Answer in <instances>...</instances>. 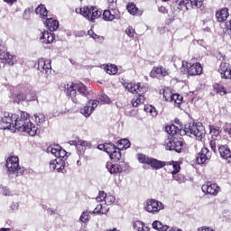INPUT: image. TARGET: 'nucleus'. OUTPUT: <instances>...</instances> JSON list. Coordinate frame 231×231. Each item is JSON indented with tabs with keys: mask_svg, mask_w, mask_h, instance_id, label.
<instances>
[{
	"mask_svg": "<svg viewBox=\"0 0 231 231\" xmlns=\"http://www.w3.org/2000/svg\"><path fill=\"white\" fill-rule=\"evenodd\" d=\"M0 129L6 130L17 129L21 133H27L30 136H35L39 128L30 121V115L21 112L20 116L5 112L0 120Z\"/></svg>",
	"mask_w": 231,
	"mask_h": 231,
	"instance_id": "1",
	"label": "nucleus"
},
{
	"mask_svg": "<svg viewBox=\"0 0 231 231\" xmlns=\"http://www.w3.org/2000/svg\"><path fill=\"white\" fill-rule=\"evenodd\" d=\"M47 152L55 156V160L50 162L51 171H57L62 172L66 167V160L68 158V152L62 149L59 144H51L47 148Z\"/></svg>",
	"mask_w": 231,
	"mask_h": 231,
	"instance_id": "2",
	"label": "nucleus"
},
{
	"mask_svg": "<svg viewBox=\"0 0 231 231\" xmlns=\"http://www.w3.org/2000/svg\"><path fill=\"white\" fill-rule=\"evenodd\" d=\"M124 86L129 93H132L133 95H138L137 97H134L132 99L133 107H138V106H141V104L145 102L144 95L147 93V91H149V85L145 83L129 82L125 83Z\"/></svg>",
	"mask_w": 231,
	"mask_h": 231,
	"instance_id": "3",
	"label": "nucleus"
},
{
	"mask_svg": "<svg viewBox=\"0 0 231 231\" xmlns=\"http://www.w3.org/2000/svg\"><path fill=\"white\" fill-rule=\"evenodd\" d=\"M66 92L68 97L71 98L72 102L74 104H80V96L82 97H88L89 95V90L88 89V87L84 85V83H70L67 85ZM79 93V95H77Z\"/></svg>",
	"mask_w": 231,
	"mask_h": 231,
	"instance_id": "4",
	"label": "nucleus"
},
{
	"mask_svg": "<svg viewBox=\"0 0 231 231\" xmlns=\"http://www.w3.org/2000/svg\"><path fill=\"white\" fill-rule=\"evenodd\" d=\"M180 134H187L190 138H196L197 140H203L207 132L205 126L201 123H189L186 124L183 130H180Z\"/></svg>",
	"mask_w": 231,
	"mask_h": 231,
	"instance_id": "5",
	"label": "nucleus"
},
{
	"mask_svg": "<svg viewBox=\"0 0 231 231\" xmlns=\"http://www.w3.org/2000/svg\"><path fill=\"white\" fill-rule=\"evenodd\" d=\"M6 169L8 174H14V176H23L26 169L19 165V157L10 156L6 160Z\"/></svg>",
	"mask_w": 231,
	"mask_h": 231,
	"instance_id": "6",
	"label": "nucleus"
},
{
	"mask_svg": "<svg viewBox=\"0 0 231 231\" xmlns=\"http://www.w3.org/2000/svg\"><path fill=\"white\" fill-rule=\"evenodd\" d=\"M137 160L139 163H144L146 165H150L152 169H154L155 171H158L160 169H163L167 163L162 161H158L157 159L148 157L147 155L143 153H138L137 154Z\"/></svg>",
	"mask_w": 231,
	"mask_h": 231,
	"instance_id": "7",
	"label": "nucleus"
},
{
	"mask_svg": "<svg viewBox=\"0 0 231 231\" xmlns=\"http://www.w3.org/2000/svg\"><path fill=\"white\" fill-rule=\"evenodd\" d=\"M79 12L81 15H83L85 19H88V21H90V23H95V21L102 15V12L95 6H85L80 8Z\"/></svg>",
	"mask_w": 231,
	"mask_h": 231,
	"instance_id": "8",
	"label": "nucleus"
},
{
	"mask_svg": "<svg viewBox=\"0 0 231 231\" xmlns=\"http://www.w3.org/2000/svg\"><path fill=\"white\" fill-rule=\"evenodd\" d=\"M143 207L146 212H149L150 214H158L160 210L165 208V205H163L162 201L154 199H148L145 200Z\"/></svg>",
	"mask_w": 231,
	"mask_h": 231,
	"instance_id": "9",
	"label": "nucleus"
},
{
	"mask_svg": "<svg viewBox=\"0 0 231 231\" xmlns=\"http://www.w3.org/2000/svg\"><path fill=\"white\" fill-rule=\"evenodd\" d=\"M183 141H180L174 137H169L164 141V147L167 151H175V152H181L183 151Z\"/></svg>",
	"mask_w": 231,
	"mask_h": 231,
	"instance_id": "10",
	"label": "nucleus"
},
{
	"mask_svg": "<svg viewBox=\"0 0 231 231\" xmlns=\"http://www.w3.org/2000/svg\"><path fill=\"white\" fill-rule=\"evenodd\" d=\"M98 104H100V101L97 99H89L86 106L80 108V113L85 116V118H89V116L93 115L95 108L98 107Z\"/></svg>",
	"mask_w": 231,
	"mask_h": 231,
	"instance_id": "11",
	"label": "nucleus"
},
{
	"mask_svg": "<svg viewBox=\"0 0 231 231\" xmlns=\"http://www.w3.org/2000/svg\"><path fill=\"white\" fill-rule=\"evenodd\" d=\"M209 131L212 138V140L209 142V145L213 152H216V146L219 145V140H217V136L221 134V127L216 125H209Z\"/></svg>",
	"mask_w": 231,
	"mask_h": 231,
	"instance_id": "12",
	"label": "nucleus"
},
{
	"mask_svg": "<svg viewBox=\"0 0 231 231\" xmlns=\"http://www.w3.org/2000/svg\"><path fill=\"white\" fill-rule=\"evenodd\" d=\"M185 66H187L188 68L187 69L188 75H190V76L201 75V73L203 72V67H201V64H199V62L189 66V62L182 61L181 71H183V69L185 68Z\"/></svg>",
	"mask_w": 231,
	"mask_h": 231,
	"instance_id": "13",
	"label": "nucleus"
},
{
	"mask_svg": "<svg viewBox=\"0 0 231 231\" xmlns=\"http://www.w3.org/2000/svg\"><path fill=\"white\" fill-rule=\"evenodd\" d=\"M38 70L41 73H45V75H50L51 73V60H44V58H40L38 60Z\"/></svg>",
	"mask_w": 231,
	"mask_h": 231,
	"instance_id": "14",
	"label": "nucleus"
},
{
	"mask_svg": "<svg viewBox=\"0 0 231 231\" xmlns=\"http://www.w3.org/2000/svg\"><path fill=\"white\" fill-rule=\"evenodd\" d=\"M201 189L204 194H210V196H217V192H219V186L212 182H208L207 184H203Z\"/></svg>",
	"mask_w": 231,
	"mask_h": 231,
	"instance_id": "15",
	"label": "nucleus"
},
{
	"mask_svg": "<svg viewBox=\"0 0 231 231\" xmlns=\"http://www.w3.org/2000/svg\"><path fill=\"white\" fill-rule=\"evenodd\" d=\"M209 160L210 151L206 147L202 148L197 156V163H199V165H203V163H207Z\"/></svg>",
	"mask_w": 231,
	"mask_h": 231,
	"instance_id": "16",
	"label": "nucleus"
},
{
	"mask_svg": "<svg viewBox=\"0 0 231 231\" xmlns=\"http://www.w3.org/2000/svg\"><path fill=\"white\" fill-rule=\"evenodd\" d=\"M218 73H220L222 79H231L230 64L226 62H222L219 66Z\"/></svg>",
	"mask_w": 231,
	"mask_h": 231,
	"instance_id": "17",
	"label": "nucleus"
},
{
	"mask_svg": "<svg viewBox=\"0 0 231 231\" xmlns=\"http://www.w3.org/2000/svg\"><path fill=\"white\" fill-rule=\"evenodd\" d=\"M40 41L42 44H51L55 41V34L48 31L42 32L40 33Z\"/></svg>",
	"mask_w": 231,
	"mask_h": 231,
	"instance_id": "18",
	"label": "nucleus"
},
{
	"mask_svg": "<svg viewBox=\"0 0 231 231\" xmlns=\"http://www.w3.org/2000/svg\"><path fill=\"white\" fill-rule=\"evenodd\" d=\"M106 168L107 169L108 172L114 176H120V174L124 172V167H122L120 164H113L111 162H107Z\"/></svg>",
	"mask_w": 231,
	"mask_h": 231,
	"instance_id": "19",
	"label": "nucleus"
},
{
	"mask_svg": "<svg viewBox=\"0 0 231 231\" xmlns=\"http://www.w3.org/2000/svg\"><path fill=\"white\" fill-rule=\"evenodd\" d=\"M167 75H169V71H167V69L162 66L153 67L150 72V77H152V79H156V77H167Z\"/></svg>",
	"mask_w": 231,
	"mask_h": 231,
	"instance_id": "20",
	"label": "nucleus"
},
{
	"mask_svg": "<svg viewBox=\"0 0 231 231\" xmlns=\"http://www.w3.org/2000/svg\"><path fill=\"white\" fill-rule=\"evenodd\" d=\"M217 146H218V152H219L221 158H223L224 160H226V162H228V163H230L231 162V152H230V149L228 148V146H226V145L219 146V143L217 144Z\"/></svg>",
	"mask_w": 231,
	"mask_h": 231,
	"instance_id": "21",
	"label": "nucleus"
},
{
	"mask_svg": "<svg viewBox=\"0 0 231 231\" xmlns=\"http://www.w3.org/2000/svg\"><path fill=\"white\" fill-rule=\"evenodd\" d=\"M43 23L50 32L59 30V21L55 20V18H45Z\"/></svg>",
	"mask_w": 231,
	"mask_h": 231,
	"instance_id": "22",
	"label": "nucleus"
},
{
	"mask_svg": "<svg viewBox=\"0 0 231 231\" xmlns=\"http://www.w3.org/2000/svg\"><path fill=\"white\" fill-rule=\"evenodd\" d=\"M112 10V12H111ZM105 10L103 13L104 21H115V19H120V16L116 15V9Z\"/></svg>",
	"mask_w": 231,
	"mask_h": 231,
	"instance_id": "23",
	"label": "nucleus"
},
{
	"mask_svg": "<svg viewBox=\"0 0 231 231\" xmlns=\"http://www.w3.org/2000/svg\"><path fill=\"white\" fill-rule=\"evenodd\" d=\"M228 8H222L219 11L217 12L216 17L218 21V23H223L228 19Z\"/></svg>",
	"mask_w": 231,
	"mask_h": 231,
	"instance_id": "24",
	"label": "nucleus"
},
{
	"mask_svg": "<svg viewBox=\"0 0 231 231\" xmlns=\"http://www.w3.org/2000/svg\"><path fill=\"white\" fill-rule=\"evenodd\" d=\"M36 15H39L41 19H47L48 17V9H46V5L41 4L35 9Z\"/></svg>",
	"mask_w": 231,
	"mask_h": 231,
	"instance_id": "25",
	"label": "nucleus"
},
{
	"mask_svg": "<svg viewBox=\"0 0 231 231\" xmlns=\"http://www.w3.org/2000/svg\"><path fill=\"white\" fill-rule=\"evenodd\" d=\"M23 100H27V102H32L35 100V96H33L32 97H30V95H24L22 92L14 95V102L19 104V102H23Z\"/></svg>",
	"mask_w": 231,
	"mask_h": 231,
	"instance_id": "26",
	"label": "nucleus"
},
{
	"mask_svg": "<svg viewBox=\"0 0 231 231\" xmlns=\"http://www.w3.org/2000/svg\"><path fill=\"white\" fill-rule=\"evenodd\" d=\"M164 163H166L164 165V167L166 165H170L171 167H172L173 171L171 172L172 174V176H174L175 174H178V172H180V171H181V167L180 166V162H174V161H171V162H164Z\"/></svg>",
	"mask_w": 231,
	"mask_h": 231,
	"instance_id": "27",
	"label": "nucleus"
},
{
	"mask_svg": "<svg viewBox=\"0 0 231 231\" xmlns=\"http://www.w3.org/2000/svg\"><path fill=\"white\" fill-rule=\"evenodd\" d=\"M91 216H95L92 211L85 210L81 213L79 217V221L81 223H89V219H91Z\"/></svg>",
	"mask_w": 231,
	"mask_h": 231,
	"instance_id": "28",
	"label": "nucleus"
},
{
	"mask_svg": "<svg viewBox=\"0 0 231 231\" xmlns=\"http://www.w3.org/2000/svg\"><path fill=\"white\" fill-rule=\"evenodd\" d=\"M4 60L9 66H14L19 60V58L16 55L7 53V56H5V59Z\"/></svg>",
	"mask_w": 231,
	"mask_h": 231,
	"instance_id": "29",
	"label": "nucleus"
},
{
	"mask_svg": "<svg viewBox=\"0 0 231 231\" xmlns=\"http://www.w3.org/2000/svg\"><path fill=\"white\" fill-rule=\"evenodd\" d=\"M152 228L154 230H159V231H167L169 230V226L167 225H162V222L155 220L152 224Z\"/></svg>",
	"mask_w": 231,
	"mask_h": 231,
	"instance_id": "30",
	"label": "nucleus"
},
{
	"mask_svg": "<svg viewBox=\"0 0 231 231\" xmlns=\"http://www.w3.org/2000/svg\"><path fill=\"white\" fill-rule=\"evenodd\" d=\"M165 131L172 138V136H174V134H178L180 128H178V126H176L175 125H170L165 127Z\"/></svg>",
	"mask_w": 231,
	"mask_h": 231,
	"instance_id": "31",
	"label": "nucleus"
},
{
	"mask_svg": "<svg viewBox=\"0 0 231 231\" xmlns=\"http://www.w3.org/2000/svg\"><path fill=\"white\" fill-rule=\"evenodd\" d=\"M171 102H174V104H177L178 107L181 106V102H183V97L180 94H171L170 96Z\"/></svg>",
	"mask_w": 231,
	"mask_h": 231,
	"instance_id": "32",
	"label": "nucleus"
},
{
	"mask_svg": "<svg viewBox=\"0 0 231 231\" xmlns=\"http://www.w3.org/2000/svg\"><path fill=\"white\" fill-rule=\"evenodd\" d=\"M34 120L37 125H42L46 122V116L42 113L34 114Z\"/></svg>",
	"mask_w": 231,
	"mask_h": 231,
	"instance_id": "33",
	"label": "nucleus"
},
{
	"mask_svg": "<svg viewBox=\"0 0 231 231\" xmlns=\"http://www.w3.org/2000/svg\"><path fill=\"white\" fill-rule=\"evenodd\" d=\"M145 225L143 224V222L137 220L134 223V230L137 231H149V227H144Z\"/></svg>",
	"mask_w": 231,
	"mask_h": 231,
	"instance_id": "34",
	"label": "nucleus"
},
{
	"mask_svg": "<svg viewBox=\"0 0 231 231\" xmlns=\"http://www.w3.org/2000/svg\"><path fill=\"white\" fill-rule=\"evenodd\" d=\"M110 160H113V162H119L122 158V153L120 152V148H117L115 152H113L109 155Z\"/></svg>",
	"mask_w": 231,
	"mask_h": 231,
	"instance_id": "35",
	"label": "nucleus"
},
{
	"mask_svg": "<svg viewBox=\"0 0 231 231\" xmlns=\"http://www.w3.org/2000/svg\"><path fill=\"white\" fill-rule=\"evenodd\" d=\"M213 88L216 90V93H217L218 95H226V88H225V87H223L222 85L217 83L214 84Z\"/></svg>",
	"mask_w": 231,
	"mask_h": 231,
	"instance_id": "36",
	"label": "nucleus"
},
{
	"mask_svg": "<svg viewBox=\"0 0 231 231\" xmlns=\"http://www.w3.org/2000/svg\"><path fill=\"white\" fill-rule=\"evenodd\" d=\"M126 10L131 15H136L138 14V7L134 3H130L126 5Z\"/></svg>",
	"mask_w": 231,
	"mask_h": 231,
	"instance_id": "37",
	"label": "nucleus"
},
{
	"mask_svg": "<svg viewBox=\"0 0 231 231\" xmlns=\"http://www.w3.org/2000/svg\"><path fill=\"white\" fill-rule=\"evenodd\" d=\"M106 71L108 75H116L118 73V68L116 65H106Z\"/></svg>",
	"mask_w": 231,
	"mask_h": 231,
	"instance_id": "38",
	"label": "nucleus"
},
{
	"mask_svg": "<svg viewBox=\"0 0 231 231\" xmlns=\"http://www.w3.org/2000/svg\"><path fill=\"white\" fill-rule=\"evenodd\" d=\"M145 113H149L152 116H158V111L156 110V107L152 106H144Z\"/></svg>",
	"mask_w": 231,
	"mask_h": 231,
	"instance_id": "39",
	"label": "nucleus"
},
{
	"mask_svg": "<svg viewBox=\"0 0 231 231\" xmlns=\"http://www.w3.org/2000/svg\"><path fill=\"white\" fill-rule=\"evenodd\" d=\"M117 149H118V147H116L115 144L106 143V152L108 154V156H110V154L115 152Z\"/></svg>",
	"mask_w": 231,
	"mask_h": 231,
	"instance_id": "40",
	"label": "nucleus"
},
{
	"mask_svg": "<svg viewBox=\"0 0 231 231\" xmlns=\"http://www.w3.org/2000/svg\"><path fill=\"white\" fill-rule=\"evenodd\" d=\"M0 194H3V196H14V192L5 186H0Z\"/></svg>",
	"mask_w": 231,
	"mask_h": 231,
	"instance_id": "41",
	"label": "nucleus"
},
{
	"mask_svg": "<svg viewBox=\"0 0 231 231\" xmlns=\"http://www.w3.org/2000/svg\"><path fill=\"white\" fill-rule=\"evenodd\" d=\"M32 12H33V9L32 8L25 9L23 14V19H24L25 21H28L32 15Z\"/></svg>",
	"mask_w": 231,
	"mask_h": 231,
	"instance_id": "42",
	"label": "nucleus"
},
{
	"mask_svg": "<svg viewBox=\"0 0 231 231\" xmlns=\"http://www.w3.org/2000/svg\"><path fill=\"white\" fill-rule=\"evenodd\" d=\"M115 196L113 195H108L106 194V199H105V204L106 205H113V203H115Z\"/></svg>",
	"mask_w": 231,
	"mask_h": 231,
	"instance_id": "43",
	"label": "nucleus"
},
{
	"mask_svg": "<svg viewBox=\"0 0 231 231\" xmlns=\"http://www.w3.org/2000/svg\"><path fill=\"white\" fill-rule=\"evenodd\" d=\"M118 143L120 145H123L125 149H128V147H131V142H129V140L127 139H121L118 141Z\"/></svg>",
	"mask_w": 231,
	"mask_h": 231,
	"instance_id": "44",
	"label": "nucleus"
},
{
	"mask_svg": "<svg viewBox=\"0 0 231 231\" xmlns=\"http://www.w3.org/2000/svg\"><path fill=\"white\" fill-rule=\"evenodd\" d=\"M99 100L103 103V104H111V99L109 98V97L106 94H103L99 97Z\"/></svg>",
	"mask_w": 231,
	"mask_h": 231,
	"instance_id": "45",
	"label": "nucleus"
},
{
	"mask_svg": "<svg viewBox=\"0 0 231 231\" xmlns=\"http://www.w3.org/2000/svg\"><path fill=\"white\" fill-rule=\"evenodd\" d=\"M96 201L98 203L102 201H106V192L105 191H99L98 196L96 198Z\"/></svg>",
	"mask_w": 231,
	"mask_h": 231,
	"instance_id": "46",
	"label": "nucleus"
},
{
	"mask_svg": "<svg viewBox=\"0 0 231 231\" xmlns=\"http://www.w3.org/2000/svg\"><path fill=\"white\" fill-rule=\"evenodd\" d=\"M193 5V8H202L203 6V0H191Z\"/></svg>",
	"mask_w": 231,
	"mask_h": 231,
	"instance_id": "47",
	"label": "nucleus"
},
{
	"mask_svg": "<svg viewBox=\"0 0 231 231\" xmlns=\"http://www.w3.org/2000/svg\"><path fill=\"white\" fill-rule=\"evenodd\" d=\"M78 145H81V147H91V143L84 140H79Z\"/></svg>",
	"mask_w": 231,
	"mask_h": 231,
	"instance_id": "48",
	"label": "nucleus"
},
{
	"mask_svg": "<svg viewBox=\"0 0 231 231\" xmlns=\"http://www.w3.org/2000/svg\"><path fill=\"white\" fill-rule=\"evenodd\" d=\"M125 33L126 35H128V37H134L135 32L134 29H133V27H128L125 30Z\"/></svg>",
	"mask_w": 231,
	"mask_h": 231,
	"instance_id": "49",
	"label": "nucleus"
},
{
	"mask_svg": "<svg viewBox=\"0 0 231 231\" xmlns=\"http://www.w3.org/2000/svg\"><path fill=\"white\" fill-rule=\"evenodd\" d=\"M116 1L117 0H107V2L109 3L108 7H109L110 10L116 9Z\"/></svg>",
	"mask_w": 231,
	"mask_h": 231,
	"instance_id": "50",
	"label": "nucleus"
},
{
	"mask_svg": "<svg viewBox=\"0 0 231 231\" xmlns=\"http://www.w3.org/2000/svg\"><path fill=\"white\" fill-rule=\"evenodd\" d=\"M8 55L7 51H5L4 50L0 49V60H5Z\"/></svg>",
	"mask_w": 231,
	"mask_h": 231,
	"instance_id": "51",
	"label": "nucleus"
},
{
	"mask_svg": "<svg viewBox=\"0 0 231 231\" xmlns=\"http://www.w3.org/2000/svg\"><path fill=\"white\" fill-rule=\"evenodd\" d=\"M89 37H91L92 39H99L100 36H98V34L95 33V32H93V30H89L88 32Z\"/></svg>",
	"mask_w": 231,
	"mask_h": 231,
	"instance_id": "52",
	"label": "nucleus"
},
{
	"mask_svg": "<svg viewBox=\"0 0 231 231\" xmlns=\"http://www.w3.org/2000/svg\"><path fill=\"white\" fill-rule=\"evenodd\" d=\"M102 210V204H98L96 208L92 211V214H100Z\"/></svg>",
	"mask_w": 231,
	"mask_h": 231,
	"instance_id": "53",
	"label": "nucleus"
},
{
	"mask_svg": "<svg viewBox=\"0 0 231 231\" xmlns=\"http://www.w3.org/2000/svg\"><path fill=\"white\" fill-rule=\"evenodd\" d=\"M11 210H19V203L13 202L10 206Z\"/></svg>",
	"mask_w": 231,
	"mask_h": 231,
	"instance_id": "54",
	"label": "nucleus"
},
{
	"mask_svg": "<svg viewBox=\"0 0 231 231\" xmlns=\"http://www.w3.org/2000/svg\"><path fill=\"white\" fill-rule=\"evenodd\" d=\"M187 0H180L179 3V6H180V8L183 10V8H185V10L187 9Z\"/></svg>",
	"mask_w": 231,
	"mask_h": 231,
	"instance_id": "55",
	"label": "nucleus"
},
{
	"mask_svg": "<svg viewBox=\"0 0 231 231\" xmlns=\"http://www.w3.org/2000/svg\"><path fill=\"white\" fill-rule=\"evenodd\" d=\"M188 2L186 4V10H190V8H194V5L192 4V0H186Z\"/></svg>",
	"mask_w": 231,
	"mask_h": 231,
	"instance_id": "56",
	"label": "nucleus"
},
{
	"mask_svg": "<svg viewBox=\"0 0 231 231\" xmlns=\"http://www.w3.org/2000/svg\"><path fill=\"white\" fill-rule=\"evenodd\" d=\"M158 11H159L161 14H167V12H168L167 7H165V6H163V5L159 6Z\"/></svg>",
	"mask_w": 231,
	"mask_h": 231,
	"instance_id": "57",
	"label": "nucleus"
},
{
	"mask_svg": "<svg viewBox=\"0 0 231 231\" xmlns=\"http://www.w3.org/2000/svg\"><path fill=\"white\" fill-rule=\"evenodd\" d=\"M109 212V208L106 207V206H101V212L100 214H106Z\"/></svg>",
	"mask_w": 231,
	"mask_h": 231,
	"instance_id": "58",
	"label": "nucleus"
},
{
	"mask_svg": "<svg viewBox=\"0 0 231 231\" xmlns=\"http://www.w3.org/2000/svg\"><path fill=\"white\" fill-rule=\"evenodd\" d=\"M106 147H107V143L97 145V149H99V151H105V152H106Z\"/></svg>",
	"mask_w": 231,
	"mask_h": 231,
	"instance_id": "59",
	"label": "nucleus"
},
{
	"mask_svg": "<svg viewBox=\"0 0 231 231\" xmlns=\"http://www.w3.org/2000/svg\"><path fill=\"white\" fill-rule=\"evenodd\" d=\"M5 3H7V5H13L14 3H16L17 0H4Z\"/></svg>",
	"mask_w": 231,
	"mask_h": 231,
	"instance_id": "60",
	"label": "nucleus"
},
{
	"mask_svg": "<svg viewBox=\"0 0 231 231\" xmlns=\"http://www.w3.org/2000/svg\"><path fill=\"white\" fill-rule=\"evenodd\" d=\"M29 95L30 98L34 97V100H37V96L35 95V93H31V94H27Z\"/></svg>",
	"mask_w": 231,
	"mask_h": 231,
	"instance_id": "61",
	"label": "nucleus"
},
{
	"mask_svg": "<svg viewBox=\"0 0 231 231\" xmlns=\"http://www.w3.org/2000/svg\"><path fill=\"white\" fill-rule=\"evenodd\" d=\"M69 143L70 145H79V143H77V141H70Z\"/></svg>",
	"mask_w": 231,
	"mask_h": 231,
	"instance_id": "62",
	"label": "nucleus"
},
{
	"mask_svg": "<svg viewBox=\"0 0 231 231\" xmlns=\"http://www.w3.org/2000/svg\"><path fill=\"white\" fill-rule=\"evenodd\" d=\"M106 231H120V230H118L116 228H113V229H106Z\"/></svg>",
	"mask_w": 231,
	"mask_h": 231,
	"instance_id": "63",
	"label": "nucleus"
},
{
	"mask_svg": "<svg viewBox=\"0 0 231 231\" xmlns=\"http://www.w3.org/2000/svg\"><path fill=\"white\" fill-rule=\"evenodd\" d=\"M10 230L9 228H1L0 231H8Z\"/></svg>",
	"mask_w": 231,
	"mask_h": 231,
	"instance_id": "64",
	"label": "nucleus"
}]
</instances>
